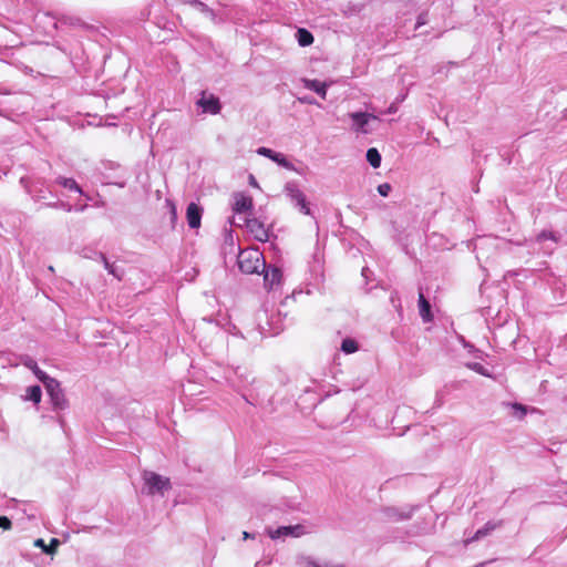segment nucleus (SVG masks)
Listing matches in <instances>:
<instances>
[{
    "instance_id": "obj_27",
    "label": "nucleus",
    "mask_w": 567,
    "mask_h": 567,
    "mask_svg": "<svg viewBox=\"0 0 567 567\" xmlns=\"http://www.w3.org/2000/svg\"><path fill=\"white\" fill-rule=\"evenodd\" d=\"M513 410H515L514 415L518 419H523L527 413V408L520 403H513Z\"/></svg>"
},
{
    "instance_id": "obj_6",
    "label": "nucleus",
    "mask_w": 567,
    "mask_h": 567,
    "mask_svg": "<svg viewBox=\"0 0 567 567\" xmlns=\"http://www.w3.org/2000/svg\"><path fill=\"white\" fill-rule=\"evenodd\" d=\"M45 390L54 411H63L68 408V400L58 380H50Z\"/></svg>"
},
{
    "instance_id": "obj_23",
    "label": "nucleus",
    "mask_w": 567,
    "mask_h": 567,
    "mask_svg": "<svg viewBox=\"0 0 567 567\" xmlns=\"http://www.w3.org/2000/svg\"><path fill=\"white\" fill-rule=\"evenodd\" d=\"M341 350L347 354L354 353L358 350V343L353 339H344L341 343Z\"/></svg>"
},
{
    "instance_id": "obj_34",
    "label": "nucleus",
    "mask_w": 567,
    "mask_h": 567,
    "mask_svg": "<svg viewBox=\"0 0 567 567\" xmlns=\"http://www.w3.org/2000/svg\"><path fill=\"white\" fill-rule=\"evenodd\" d=\"M12 526L11 520L7 516H0V528L10 529Z\"/></svg>"
},
{
    "instance_id": "obj_32",
    "label": "nucleus",
    "mask_w": 567,
    "mask_h": 567,
    "mask_svg": "<svg viewBox=\"0 0 567 567\" xmlns=\"http://www.w3.org/2000/svg\"><path fill=\"white\" fill-rule=\"evenodd\" d=\"M22 363H23V365H25L28 369L32 370V372H34V371H35V369L38 368L37 362H35L32 358H30V357H24V358L22 359Z\"/></svg>"
},
{
    "instance_id": "obj_35",
    "label": "nucleus",
    "mask_w": 567,
    "mask_h": 567,
    "mask_svg": "<svg viewBox=\"0 0 567 567\" xmlns=\"http://www.w3.org/2000/svg\"><path fill=\"white\" fill-rule=\"evenodd\" d=\"M427 23V14L426 13H421L419 17H417V21H416V24H415V29H419L421 25H424Z\"/></svg>"
},
{
    "instance_id": "obj_31",
    "label": "nucleus",
    "mask_w": 567,
    "mask_h": 567,
    "mask_svg": "<svg viewBox=\"0 0 567 567\" xmlns=\"http://www.w3.org/2000/svg\"><path fill=\"white\" fill-rule=\"evenodd\" d=\"M391 189L392 186L389 183H383L378 186V193L383 197L389 196Z\"/></svg>"
},
{
    "instance_id": "obj_28",
    "label": "nucleus",
    "mask_w": 567,
    "mask_h": 567,
    "mask_svg": "<svg viewBox=\"0 0 567 567\" xmlns=\"http://www.w3.org/2000/svg\"><path fill=\"white\" fill-rule=\"evenodd\" d=\"M33 373L44 384V388L47 386L50 380H54L53 378L49 377L44 371H42L39 367L35 369Z\"/></svg>"
},
{
    "instance_id": "obj_21",
    "label": "nucleus",
    "mask_w": 567,
    "mask_h": 567,
    "mask_svg": "<svg viewBox=\"0 0 567 567\" xmlns=\"http://www.w3.org/2000/svg\"><path fill=\"white\" fill-rule=\"evenodd\" d=\"M367 161L373 168H378L381 165V155L374 147L367 151Z\"/></svg>"
},
{
    "instance_id": "obj_8",
    "label": "nucleus",
    "mask_w": 567,
    "mask_h": 567,
    "mask_svg": "<svg viewBox=\"0 0 567 567\" xmlns=\"http://www.w3.org/2000/svg\"><path fill=\"white\" fill-rule=\"evenodd\" d=\"M197 105L202 107L203 112L205 113L217 114L220 111V103L218 97L212 93H207L206 91L200 93Z\"/></svg>"
},
{
    "instance_id": "obj_37",
    "label": "nucleus",
    "mask_w": 567,
    "mask_h": 567,
    "mask_svg": "<svg viewBox=\"0 0 567 567\" xmlns=\"http://www.w3.org/2000/svg\"><path fill=\"white\" fill-rule=\"evenodd\" d=\"M398 110H399V105L396 104V102H392L384 113L385 114H395L398 112Z\"/></svg>"
},
{
    "instance_id": "obj_17",
    "label": "nucleus",
    "mask_w": 567,
    "mask_h": 567,
    "mask_svg": "<svg viewBox=\"0 0 567 567\" xmlns=\"http://www.w3.org/2000/svg\"><path fill=\"white\" fill-rule=\"evenodd\" d=\"M41 398H42V390L39 385L28 386L25 390V394L23 396V399L25 401H31L34 404L40 403Z\"/></svg>"
},
{
    "instance_id": "obj_30",
    "label": "nucleus",
    "mask_w": 567,
    "mask_h": 567,
    "mask_svg": "<svg viewBox=\"0 0 567 567\" xmlns=\"http://www.w3.org/2000/svg\"><path fill=\"white\" fill-rule=\"evenodd\" d=\"M94 252H97L96 250L92 249V248H83L81 251H80V255L83 257V258H86V259H99V256L95 255Z\"/></svg>"
},
{
    "instance_id": "obj_13",
    "label": "nucleus",
    "mask_w": 567,
    "mask_h": 567,
    "mask_svg": "<svg viewBox=\"0 0 567 567\" xmlns=\"http://www.w3.org/2000/svg\"><path fill=\"white\" fill-rule=\"evenodd\" d=\"M413 507H406V508H396V507H389L385 509V515L389 519L394 522H401L409 519L412 516Z\"/></svg>"
},
{
    "instance_id": "obj_18",
    "label": "nucleus",
    "mask_w": 567,
    "mask_h": 567,
    "mask_svg": "<svg viewBox=\"0 0 567 567\" xmlns=\"http://www.w3.org/2000/svg\"><path fill=\"white\" fill-rule=\"evenodd\" d=\"M94 254L99 256L100 260L104 265V268L107 270V272L110 275L114 276L117 279L122 278L123 272L120 271V269L114 264L109 262L107 258L105 257V255L103 252H94Z\"/></svg>"
},
{
    "instance_id": "obj_41",
    "label": "nucleus",
    "mask_w": 567,
    "mask_h": 567,
    "mask_svg": "<svg viewBox=\"0 0 567 567\" xmlns=\"http://www.w3.org/2000/svg\"><path fill=\"white\" fill-rule=\"evenodd\" d=\"M243 535H244V539H247V538H249V537H250V534H249V533H247V532H244V533H243Z\"/></svg>"
},
{
    "instance_id": "obj_3",
    "label": "nucleus",
    "mask_w": 567,
    "mask_h": 567,
    "mask_svg": "<svg viewBox=\"0 0 567 567\" xmlns=\"http://www.w3.org/2000/svg\"><path fill=\"white\" fill-rule=\"evenodd\" d=\"M349 117L352 121V130L357 133L369 134L375 130L374 124L380 122V118L367 112H353L349 113Z\"/></svg>"
},
{
    "instance_id": "obj_29",
    "label": "nucleus",
    "mask_w": 567,
    "mask_h": 567,
    "mask_svg": "<svg viewBox=\"0 0 567 567\" xmlns=\"http://www.w3.org/2000/svg\"><path fill=\"white\" fill-rule=\"evenodd\" d=\"M298 565L300 567H319V565L315 560H312V558L307 556L299 557Z\"/></svg>"
},
{
    "instance_id": "obj_4",
    "label": "nucleus",
    "mask_w": 567,
    "mask_h": 567,
    "mask_svg": "<svg viewBox=\"0 0 567 567\" xmlns=\"http://www.w3.org/2000/svg\"><path fill=\"white\" fill-rule=\"evenodd\" d=\"M231 224L236 226H246L254 238L260 243H266L269 239V229L257 218L240 217L238 221L234 218Z\"/></svg>"
},
{
    "instance_id": "obj_9",
    "label": "nucleus",
    "mask_w": 567,
    "mask_h": 567,
    "mask_svg": "<svg viewBox=\"0 0 567 567\" xmlns=\"http://www.w3.org/2000/svg\"><path fill=\"white\" fill-rule=\"evenodd\" d=\"M252 198L245 193H235L233 195V210L235 214H245L252 209Z\"/></svg>"
},
{
    "instance_id": "obj_25",
    "label": "nucleus",
    "mask_w": 567,
    "mask_h": 567,
    "mask_svg": "<svg viewBox=\"0 0 567 567\" xmlns=\"http://www.w3.org/2000/svg\"><path fill=\"white\" fill-rule=\"evenodd\" d=\"M545 240H551L554 243H557V237L553 231L549 230H543L537 236L535 241L536 243H544Z\"/></svg>"
},
{
    "instance_id": "obj_16",
    "label": "nucleus",
    "mask_w": 567,
    "mask_h": 567,
    "mask_svg": "<svg viewBox=\"0 0 567 567\" xmlns=\"http://www.w3.org/2000/svg\"><path fill=\"white\" fill-rule=\"evenodd\" d=\"M419 308H420V315L423 318L424 321H431L432 315H431V305L424 297L422 292L419 293Z\"/></svg>"
},
{
    "instance_id": "obj_12",
    "label": "nucleus",
    "mask_w": 567,
    "mask_h": 567,
    "mask_svg": "<svg viewBox=\"0 0 567 567\" xmlns=\"http://www.w3.org/2000/svg\"><path fill=\"white\" fill-rule=\"evenodd\" d=\"M261 272L264 274L265 286L268 287L269 289H272L275 286L280 284L282 277L280 269L276 267H266L265 271Z\"/></svg>"
},
{
    "instance_id": "obj_33",
    "label": "nucleus",
    "mask_w": 567,
    "mask_h": 567,
    "mask_svg": "<svg viewBox=\"0 0 567 567\" xmlns=\"http://www.w3.org/2000/svg\"><path fill=\"white\" fill-rule=\"evenodd\" d=\"M488 241H491L489 238H482L476 245H475V249L477 250V259H480V250L483 249L484 246H486L488 244Z\"/></svg>"
},
{
    "instance_id": "obj_19",
    "label": "nucleus",
    "mask_w": 567,
    "mask_h": 567,
    "mask_svg": "<svg viewBox=\"0 0 567 567\" xmlns=\"http://www.w3.org/2000/svg\"><path fill=\"white\" fill-rule=\"evenodd\" d=\"M55 183L61 185L64 188H68L70 190L76 192L79 194H83L82 188L78 185V183L73 178H68L63 176H59L55 179Z\"/></svg>"
},
{
    "instance_id": "obj_39",
    "label": "nucleus",
    "mask_w": 567,
    "mask_h": 567,
    "mask_svg": "<svg viewBox=\"0 0 567 567\" xmlns=\"http://www.w3.org/2000/svg\"><path fill=\"white\" fill-rule=\"evenodd\" d=\"M406 97V94H401L399 96H396V99L393 101V102H396V104L399 105L400 103H402Z\"/></svg>"
},
{
    "instance_id": "obj_36",
    "label": "nucleus",
    "mask_w": 567,
    "mask_h": 567,
    "mask_svg": "<svg viewBox=\"0 0 567 567\" xmlns=\"http://www.w3.org/2000/svg\"><path fill=\"white\" fill-rule=\"evenodd\" d=\"M51 206L52 207L62 208V209H64L66 212H71L72 210V206L70 204H66V203H63V202L52 204Z\"/></svg>"
},
{
    "instance_id": "obj_45",
    "label": "nucleus",
    "mask_w": 567,
    "mask_h": 567,
    "mask_svg": "<svg viewBox=\"0 0 567 567\" xmlns=\"http://www.w3.org/2000/svg\"><path fill=\"white\" fill-rule=\"evenodd\" d=\"M322 567V566H319ZM323 567H342V566H323Z\"/></svg>"
},
{
    "instance_id": "obj_14",
    "label": "nucleus",
    "mask_w": 567,
    "mask_h": 567,
    "mask_svg": "<svg viewBox=\"0 0 567 567\" xmlns=\"http://www.w3.org/2000/svg\"><path fill=\"white\" fill-rule=\"evenodd\" d=\"M33 545L34 547L41 548L43 553L53 555L60 545V540L58 538H52L49 545L45 544L42 538H38L34 540Z\"/></svg>"
},
{
    "instance_id": "obj_7",
    "label": "nucleus",
    "mask_w": 567,
    "mask_h": 567,
    "mask_svg": "<svg viewBox=\"0 0 567 567\" xmlns=\"http://www.w3.org/2000/svg\"><path fill=\"white\" fill-rule=\"evenodd\" d=\"M268 536L271 539H284L287 537H300L306 534V528L303 525H292V526H280L276 529L268 528Z\"/></svg>"
},
{
    "instance_id": "obj_38",
    "label": "nucleus",
    "mask_w": 567,
    "mask_h": 567,
    "mask_svg": "<svg viewBox=\"0 0 567 567\" xmlns=\"http://www.w3.org/2000/svg\"><path fill=\"white\" fill-rule=\"evenodd\" d=\"M465 347L470 349V352L475 353V355H476L477 358H480V353H481V351H480V350H476V349H474V347H473V346H470V344H466V343H465Z\"/></svg>"
},
{
    "instance_id": "obj_40",
    "label": "nucleus",
    "mask_w": 567,
    "mask_h": 567,
    "mask_svg": "<svg viewBox=\"0 0 567 567\" xmlns=\"http://www.w3.org/2000/svg\"><path fill=\"white\" fill-rule=\"evenodd\" d=\"M249 183H250L251 186H255V187L258 186V184H257V182H256V179H255V177L252 175H250V177H249Z\"/></svg>"
},
{
    "instance_id": "obj_2",
    "label": "nucleus",
    "mask_w": 567,
    "mask_h": 567,
    "mask_svg": "<svg viewBox=\"0 0 567 567\" xmlns=\"http://www.w3.org/2000/svg\"><path fill=\"white\" fill-rule=\"evenodd\" d=\"M144 486L142 492L147 495H164L166 491L171 488L169 478L164 477L151 471H144L142 474Z\"/></svg>"
},
{
    "instance_id": "obj_24",
    "label": "nucleus",
    "mask_w": 567,
    "mask_h": 567,
    "mask_svg": "<svg viewBox=\"0 0 567 567\" xmlns=\"http://www.w3.org/2000/svg\"><path fill=\"white\" fill-rule=\"evenodd\" d=\"M470 370H473L475 371L476 373L481 374V375H484V377H491V373L488 372V370L483 367L481 363H477V362H468L465 364Z\"/></svg>"
},
{
    "instance_id": "obj_43",
    "label": "nucleus",
    "mask_w": 567,
    "mask_h": 567,
    "mask_svg": "<svg viewBox=\"0 0 567 567\" xmlns=\"http://www.w3.org/2000/svg\"><path fill=\"white\" fill-rule=\"evenodd\" d=\"M172 213H173V215H175V207L174 206H172Z\"/></svg>"
},
{
    "instance_id": "obj_20",
    "label": "nucleus",
    "mask_w": 567,
    "mask_h": 567,
    "mask_svg": "<svg viewBox=\"0 0 567 567\" xmlns=\"http://www.w3.org/2000/svg\"><path fill=\"white\" fill-rule=\"evenodd\" d=\"M497 526H498V524H496L494 522L486 523L484 527L477 529V532L475 533V535L471 539L465 540V544H468V543H471L473 540H477V539H480L482 537L487 536Z\"/></svg>"
},
{
    "instance_id": "obj_26",
    "label": "nucleus",
    "mask_w": 567,
    "mask_h": 567,
    "mask_svg": "<svg viewBox=\"0 0 567 567\" xmlns=\"http://www.w3.org/2000/svg\"><path fill=\"white\" fill-rule=\"evenodd\" d=\"M190 4H192L195 9L199 10V11H200V12H203V13L214 16L213 10H212V9H209L205 3H203V2H200V1H198V0H193V1L190 2Z\"/></svg>"
},
{
    "instance_id": "obj_42",
    "label": "nucleus",
    "mask_w": 567,
    "mask_h": 567,
    "mask_svg": "<svg viewBox=\"0 0 567 567\" xmlns=\"http://www.w3.org/2000/svg\"><path fill=\"white\" fill-rule=\"evenodd\" d=\"M86 205H83V206H79V209L80 212H83L85 209Z\"/></svg>"
},
{
    "instance_id": "obj_1",
    "label": "nucleus",
    "mask_w": 567,
    "mask_h": 567,
    "mask_svg": "<svg viewBox=\"0 0 567 567\" xmlns=\"http://www.w3.org/2000/svg\"><path fill=\"white\" fill-rule=\"evenodd\" d=\"M238 267L245 274H260V271H265L266 261L262 252L257 248L240 250Z\"/></svg>"
},
{
    "instance_id": "obj_11",
    "label": "nucleus",
    "mask_w": 567,
    "mask_h": 567,
    "mask_svg": "<svg viewBox=\"0 0 567 567\" xmlns=\"http://www.w3.org/2000/svg\"><path fill=\"white\" fill-rule=\"evenodd\" d=\"M186 218H187L188 226L190 228H194V229L198 228L200 226V219H202L200 207L195 203H190L187 206Z\"/></svg>"
},
{
    "instance_id": "obj_44",
    "label": "nucleus",
    "mask_w": 567,
    "mask_h": 567,
    "mask_svg": "<svg viewBox=\"0 0 567 567\" xmlns=\"http://www.w3.org/2000/svg\"><path fill=\"white\" fill-rule=\"evenodd\" d=\"M365 271H367V269H364V268H363V269H362V275H363V276H365Z\"/></svg>"
},
{
    "instance_id": "obj_10",
    "label": "nucleus",
    "mask_w": 567,
    "mask_h": 567,
    "mask_svg": "<svg viewBox=\"0 0 567 567\" xmlns=\"http://www.w3.org/2000/svg\"><path fill=\"white\" fill-rule=\"evenodd\" d=\"M257 153L261 156L270 158L271 161L276 162L277 164H279L280 166H282L285 168L290 169L292 167L291 164L289 163V161L282 154L276 153L268 147H264V146L259 147L257 150Z\"/></svg>"
},
{
    "instance_id": "obj_5",
    "label": "nucleus",
    "mask_w": 567,
    "mask_h": 567,
    "mask_svg": "<svg viewBox=\"0 0 567 567\" xmlns=\"http://www.w3.org/2000/svg\"><path fill=\"white\" fill-rule=\"evenodd\" d=\"M285 194L289 198L293 207L297 208L301 214H311L306 195L302 193V190L298 187L296 183H287L285 185Z\"/></svg>"
},
{
    "instance_id": "obj_15",
    "label": "nucleus",
    "mask_w": 567,
    "mask_h": 567,
    "mask_svg": "<svg viewBox=\"0 0 567 567\" xmlns=\"http://www.w3.org/2000/svg\"><path fill=\"white\" fill-rule=\"evenodd\" d=\"M305 86L317 94H319L322 99L327 96V84L322 83L318 80H305Z\"/></svg>"
},
{
    "instance_id": "obj_22",
    "label": "nucleus",
    "mask_w": 567,
    "mask_h": 567,
    "mask_svg": "<svg viewBox=\"0 0 567 567\" xmlns=\"http://www.w3.org/2000/svg\"><path fill=\"white\" fill-rule=\"evenodd\" d=\"M297 39L301 47L310 45L313 42V35L306 29H298Z\"/></svg>"
}]
</instances>
